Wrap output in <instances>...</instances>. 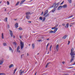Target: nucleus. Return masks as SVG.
Returning <instances> with one entry per match:
<instances>
[{"instance_id": "nucleus-11", "label": "nucleus", "mask_w": 75, "mask_h": 75, "mask_svg": "<svg viewBox=\"0 0 75 75\" xmlns=\"http://www.w3.org/2000/svg\"><path fill=\"white\" fill-rule=\"evenodd\" d=\"M9 50L10 51H11L12 52H13V49H12V48L11 47H9Z\"/></svg>"}, {"instance_id": "nucleus-10", "label": "nucleus", "mask_w": 75, "mask_h": 75, "mask_svg": "<svg viewBox=\"0 0 75 75\" xmlns=\"http://www.w3.org/2000/svg\"><path fill=\"white\" fill-rule=\"evenodd\" d=\"M13 45H14L15 47H17V42H13Z\"/></svg>"}, {"instance_id": "nucleus-60", "label": "nucleus", "mask_w": 75, "mask_h": 75, "mask_svg": "<svg viewBox=\"0 0 75 75\" xmlns=\"http://www.w3.org/2000/svg\"><path fill=\"white\" fill-rule=\"evenodd\" d=\"M39 53H38L37 54V55H39Z\"/></svg>"}, {"instance_id": "nucleus-63", "label": "nucleus", "mask_w": 75, "mask_h": 75, "mask_svg": "<svg viewBox=\"0 0 75 75\" xmlns=\"http://www.w3.org/2000/svg\"><path fill=\"white\" fill-rule=\"evenodd\" d=\"M6 9H5V11H6Z\"/></svg>"}, {"instance_id": "nucleus-44", "label": "nucleus", "mask_w": 75, "mask_h": 75, "mask_svg": "<svg viewBox=\"0 0 75 75\" xmlns=\"http://www.w3.org/2000/svg\"><path fill=\"white\" fill-rule=\"evenodd\" d=\"M62 25H63V26H65V24H62Z\"/></svg>"}, {"instance_id": "nucleus-48", "label": "nucleus", "mask_w": 75, "mask_h": 75, "mask_svg": "<svg viewBox=\"0 0 75 75\" xmlns=\"http://www.w3.org/2000/svg\"><path fill=\"white\" fill-rule=\"evenodd\" d=\"M44 14V12H43V11H42V14Z\"/></svg>"}, {"instance_id": "nucleus-49", "label": "nucleus", "mask_w": 75, "mask_h": 75, "mask_svg": "<svg viewBox=\"0 0 75 75\" xmlns=\"http://www.w3.org/2000/svg\"><path fill=\"white\" fill-rule=\"evenodd\" d=\"M14 20L15 21H16L17 20V19H14Z\"/></svg>"}, {"instance_id": "nucleus-47", "label": "nucleus", "mask_w": 75, "mask_h": 75, "mask_svg": "<svg viewBox=\"0 0 75 75\" xmlns=\"http://www.w3.org/2000/svg\"><path fill=\"white\" fill-rule=\"evenodd\" d=\"M27 56H29V54H28V53H27Z\"/></svg>"}, {"instance_id": "nucleus-19", "label": "nucleus", "mask_w": 75, "mask_h": 75, "mask_svg": "<svg viewBox=\"0 0 75 75\" xmlns=\"http://www.w3.org/2000/svg\"><path fill=\"white\" fill-rule=\"evenodd\" d=\"M69 27V23H67V24H66V26H65V27L66 28H68Z\"/></svg>"}, {"instance_id": "nucleus-56", "label": "nucleus", "mask_w": 75, "mask_h": 75, "mask_svg": "<svg viewBox=\"0 0 75 75\" xmlns=\"http://www.w3.org/2000/svg\"><path fill=\"white\" fill-rule=\"evenodd\" d=\"M50 52H49V51L48 52L47 54H49Z\"/></svg>"}, {"instance_id": "nucleus-7", "label": "nucleus", "mask_w": 75, "mask_h": 75, "mask_svg": "<svg viewBox=\"0 0 75 75\" xmlns=\"http://www.w3.org/2000/svg\"><path fill=\"white\" fill-rule=\"evenodd\" d=\"M62 8V6H60L58 7L57 10H61Z\"/></svg>"}, {"instance_id": "nucleus-33", "label": "nucleus", "mask_w": 75, "mask_h": 75, "mask_svg": "<svg viewBox=\"0 0 75 75\" xmlns=\"http://www.w3.org/2000/svg\"><path fill=\"white\" fill-rule=\"evenodd\" d=\"M39 19L40 20H42V17H40L39 18Z\"/></svg>"}, {"instance_id": "nucleus-43", "label": "nucleus", "mask_w": 75, "mask_h": 75, "mask_svg": "<svg viewBox=\"0 0 75 75\" xmlns=\"http://www.w3.org/2000/svg\"><path fill=\"white\" fill-rule=\"evenodd\" d=\"M68 45H69V44H70V41H68Z\"/></svg>"}, {"instance_id": "nucleus-25", "label": "nucleus", "mask_w": 75, "mask_h": 75, "mask_svg": "<svg viewBox=\"0 0 75 75\" xmlns=\"http://www.w3.org/2000/svg\"><path fill=\"white\" fill-rule=\"evenodd\" d=\"M0 75H6V74L4 73H0Z\"/></svg>"}, {"instance_id": "nucleus-12", "label": "nucleus", "mask_w": 75, "mask_h": 75, "mask_svg": "<svg viewBox=\"0 0 75 75\" xmlns=\"http://www.w3.org/2000/svg\"><path fill=\"white\" fill-rule=\"evenodd\" d=\"M13 67H14V65H13V64H12L9 65V68H11Z\"/></svg>"}, {"instance_id": "nucleus-20", "label": "nucleus", "mask_w": 75, "mask_h": 75, "mask_svg": "<svg viewBox=\"0 0 75 75\" xmlns=\"http://www.w3.org/2000/svg\"><path fill=\"white\" fill-rule=\"evenodd\" d=\"M19 50H20V47L19 46H18L17 47L16 51L17 52H18V51H19Z\"/></svg>"}, {"instance_id": "nucleus-62", "label": "nucleus", "mask_w": 75, "mask_h": 75, "mask_svg": "<svg viewBox=\"0 0 75 75\" xmlns=\"http://www.w3.org/2000/svg\"><path fill=\"white\" fill-rule=\"evenodd\" d=\"M63 4L62 3L60 4Z\"/></svg>"}, {"instance_id": "nucleus-29", "label": "nucleus", "mask_w": 75, "mask_h": 75, "mask_svg": "<svg viewBox=\"0 0 75 75\" xmlns=\"http://www.w3.org/2000/svg\"><path fill=\"white\" fill-rule=\"evenodd\" d=\"M3 45L4 46H7V44L6 43H3Z\"/></svg>"}, {"instance_id": "nucleus-3", "label": "nucleus", "mask_w": 75, "mask_h": 75, "mask_svg": "<svg viewBox=\"0 0 75 75\" xmlns=\"http://www.w3.org/2000/svg\"><path fill=\"white\" fill-rule=\"evenodd\" d=\"M20 45H21V50H23V48H24V43L23 42L21 41H20Z\"/></svg>"}, {"instance_id": "nucleus-51", "label": "nucleus", "mask_w": 75, "mask_h": 75, "mask_svg": "<svg viewBox=\"0 0 75 75\" xmlns=\"http://www.w3.org/2000/svg\"><path fill=\"white\" fill-rule=\"evenodd\" d=\"M28 23H31V21H28Z\"/></svg>"}, {"instance_id": "nucleus-59", "label": "nucleus", "mask_w": 75, "mask_h": 75, "mask_svg": "<svg viewBox=\"0 0 75 75\" xmlns=\"http://www.w3.org/2000/svg\"><path fill=\"white\" fill-rule=\"evenodd\" d=\"M70 27H72V25H70Z\"/></svg>"}, {"instance_id": "nucleus-8", "label": "nucleus", "mask_w": 75, "mask_h": 75, "mask_svg": "<svg viewBox=\"0 0 75 75\" xmlns=\"http://www.w3.org/2000/svg\"><path fill=\"white\" fill-rule=\"evenodd\" d=\"M56 50L57 51H58L59 50V45L58 44L56 46Z\"/></svg>"}, {"instance_id": "nucleus-5", "label": "nucleus", "mask_w": 75, "mask_h": 75, "mask_svg": "<svg viewBox=\"0 0 75 75\" xmlns=\"http://www.w3.org/2000/svg\"><path fill=\"white\" fill-rule=\"evenodd\" d=\"M10 33L11 35V37H13V32H12V31L11 30H9Z\"/></svg>"}, {"instance_id": "nucleus-14", "label": "nucleus", "mask_w": 75, "mask_h": 75, "mask_svg": "<svg viewBox=\"0 0 75 75\" xmlns=\"http://www.w3.org/2000/svg\"><path fill=\"white\" fill-rule=\"evenodd\" d=\"M57 30L58 28H56L55 29L54 31V34L55 33H56V32H57Z\"/></svg>"}, {"instance_id": "nucleus-35", "label": "nucleus", "mask_w": 75, "mask_h": 75, "mask_svg": "<svg viewBox=\"0 0 75 75\" xmlns=\"http://www.w3.org/2000/svg\"><path fill=\"white\" fill-rule=\"evenodd\" d=\"M45 17H44L42 21H45Z\"/></svg>"}, {"instance_id": "nucleus-41", "label": "nucleus", "mask_w": 75, "mask_h": 75, "mask_svg": "<svg viewBox=\"0 0 75 75\" xmlns=\"http://www.w3.org/2000/svg\"><path fill=\"white\" fill-rule=\"evenodd\" d=\"M24 54H22V55H21V58H23V56H24Z\"/></svg>"}, {"instance_id": "nucleus-9", "label": "nucleus", "mask_w": 75, "mask_h": 75, "mask_svg": "<svg viewBox=\"0 0 75 75\" xmlns=\"http://www.w3.org/2000/svg\"><path fill=\"white\" fill-rule=\"evenodd\" d=\"M18 23H16L15 24V28H18Z\"/></svg>"}, {"instance_id": "nucleus-39", "label": "nucleus", "mask_w": 75, "mask_h": 75, "mask_svg": "<svg viewBox=\"0 0 75 75\" xmlns=\"http://www.w3.org/2000/svg\"><path fill=\"white\" fill-rule=\"evenodd\" d=\"M74 67H70L69 68V69H71V68H74Z\"/></svg>"}, {"instance_id": "nucleus-16", "label": "nucleus", "mask_w": 75, "mask_h": 75, "mask_svg": "<svg viewBox=\"0 0 75 75\" xmlns=\"http://www.w3.org/2000/svg\"><path fill=\"white\" fill-rule=\"evenodd\" d=\"M26 0H22V1H21V3H20V4H22L23 3H24L25 1Z\"/></svg>"}, {"instance_id": "nucleus-46", "label": "nucleus", "mask_w": 75, "mask_h": 75, "mask_svg": "<svg viewBox=\"0 0 75 75\" xmlns=\"http://www.w3.org/2000/svg\"><path fill=\"white\" fill-rule=\"evenodd\" d=\"M62 64H65V62H62Z\"/></svg>"}, {"instance_id": "nucleus-27", "label": "nucleus", "mask_w": 75, "mask_h": 75, "mask_svg": "<svg viewBox=\"0 0 75 75\" xmlns=\"http://www.w3.org/2000/svg\"><path fill=\"white\" fill-rule=\"evenodd\" d=\"M16 71H17V68L15 69L14 71L13 74H15V72H16Z\"/></svg>"}, {"instance_id": "nucleus-37", "label": "nucleus", "mask_w": 75, "mask_h": 75, "mask_svg": "<svg viewBox=\"0 0 75 75\" xmlns=\"http://www.w3.org/2000/svg\"><path fill=\"white\" fill-rule=\"evenodd\" d=\"M68 1L70 3H71V2H72V1H71V0H68Z\"/></svg>"}, {"instance_id": "nucleus-52", "label": "nucleus", "mask_w": 75, "mask_h": 75, "mask_svg": "<svg viewBox=\"0 0 75 75\" xmlns=\"http://www.w3.org/2000/svg\"><path fill=\"white\" fill-rule=\"evenodd\" d=\"M75 65V62H74V64H73V65Z\"/></svg>"}, {"instance_id": "nucleus-36", "label": "nucleus", "mask_w": 75, "mask_h": 75, "mask_svg": "<svg viewBox=\"0 0 75 75\" xmlns=\"http://www.w3.org/2000/svg\"><path fill=\"white\" fill-rule=\"evenodd\" d=\"M73 17V15H71V16H70L69 17V18H71V17Z\"/></svg>"}, {"instance_id": "nucleus-15", "label": "nucleus", "mask_w": 75, "mask_h": 75, "mask_svg": "<svg viewBox=\"0 0 75 75\" xmlns=\"http://www.w3.org/2000/svg\"><path fill=\"white\" fill-rule=\"evenodd\" d=\"M26 17L27 19H29L30 18V16L28 15H27L26 16Z\"/></svg>"}, {"instance_id": "nucleus-23", "label": "nucleus", "mask_w": 75, "mask_h": 75, "mask_svg": "<svg viewBox=\"0 0 75 75\" xmlns=\"http://www.w3.org/2000/svg\"><path fill=\"white\" fill-rule=\"evenodd\" d=\"M55 10H56V8H54V9H52V12H53V13H54V12L55 11Z\"/></svg>"}, {"instance_id": "nucleus-38", "label": "nucleus", "mask_w": 75, "mask_h": 75, "mask_svg": "<svg viewBox=\"0 0 75 75\" xmlns=\"http://www.w3.org/2000/svg\"><path fill=\"white\" fill-rule=\"evenodd\" d=\"M19 30H22V28L21 27H20L18 29Z\"/></svg>"}, {"instance_id": "nucleus-28", "label": "nucleus", "mask_w": 75, "mask_h": 75, "mask_svg": "<svg viewBox=\"0 0 75 75\" xmlns=\"http://www.w3.org/2000/svg\"><path fill=\"white\" fill-rule=\"evenodd\" d=\"M52 45H51L50 47V51H51V48H52Z\"/></svg>"}, {"instance_id": "nucleus-17", "label": "nucleus", "mask_w": 75, "mask_h": 75, "mask_svg": "<svg viewBox=\"0 0 75 75\" xmlns=\"http://www.w3.org/2000/svg\"><path fill=\"white\" fill-rule=\"evenodd\" d=\"M32 47L33 49H34L35 48V45L34 44V43L32 44Z\"/></svg>"}, {"instance_id": "nucleus-58", "label": "nucleus", "mask_w": 75, "mask_h": 75, "mask_svg": "<svg viewBox=\"0 0 75 75\" xmlns=\"http://www.w3.org/2000/svg\"><path fill=\"white\" fill-rule=\"evenodd\" d=\"M36 74H37V72H36V73H35V75H36Z\"/></svg>"}, {"instance_id": "nucleus-61", "label": "nucleus", "mask_w": 75, "mask_h": 75, "mask_svg": "<svg viewBox=\"0 0 75 75\" xmlns=\"http://www.w3.org/2000/svg\"><path fill=\"white\" fill-rule=\"evenodd\" d=\"M48 48V47H46V50H47V48Z\"/></svg>"}, {"instance_id": "nucleus-50", "label": "nucleus", "mask_w": 75, "mask_h": 75, "mask_svg": "<svg viewBox=\"0 0 75 75\" xmlns=\"http://www.w3.org/2000/svg\"><path fill=\"white\" fill-rule=\"evenodd\" d=\"M18 52L19 53H20V50L19 51V50H18Z\"/></svg>"}, {"instance_id": "nucleus-24", "label": "nucleus", "mask_w": 75, "mask_h": 75, "mask_svg": "<svg viewBox=\"0 0 75 75\" xmlns=\"http://www.w3.org/2000/svg\"><path fill=\"white\" fill-rule=\"evenodd\" d=\"M67 35H65L62 38L63 39H66V38H67Z\"/></svg>"}, {"instance_id": "nucleus-55", "label": "nucleus", "mask_w": 75, "mask_h": 75, "mask_svg": "<svg viewBox=\"0 0 75 75\" xmlns=\"http://www.w3.org/2000/svg\"><path fill=\"white\" fill-rule=\"evenodd\" d=\"M15 36H13V38H15Z\"/></svg>"}, {"instance_id": "nucleus-54", "label": "nucleus", "mask_w": 75, "mask_h": 75, "mask_svg": "<svg viewBox=\"0 0 75 75\" xmlns=\"http://www.w3.org/2000/svg\"><path fill=\"white\" fill-rule=\"evenodd\" d=\"M50 40L49 39H46V40Z\"/></svg>"}, {"instance_id": "nucleus-34", "label": "nucleus", "mask_w": 75, "mask_h": 75, "mask_svg": "<svg viewBox=\"0 0 75 75\" xmlns=\"http://www.w3.org/2000/svg\"><path fill=\"white\" fill-rule=\"evenodd\" d=\"M50 33H54V31L51 30V31L50 32Z\"/></svg>"}, {"instance_id": "nucleus-31", "label": "nucleus", "mask_w": 75, "mask_h": 75, "mask_svg": "<svg viewBox=\"0 0 75 75\" xmlns=\"http://www.w3.org/2000/svg\"><path fill=\"white\" fill-rule=\"evenodd\" d=\"M4 21H6V22H7V18H6L4 19Z\"/></svg>"}, {"instance_id": "nucleus-26", "label": "nucleus", "mask_w": 75, "mask_h": 75, "mask_svg": "<svg viewBox=\"0 0 75 75\" xmlns=\"http://www.w3.org/2000/svg\"><path fill=\"white\" fill-rule=\"evenodd\" d=\"M50 64V62H49L47 64L46 66V68H47V67H48V65H49V64Z\"/></svg>"}, {"instance_id": "nucleus-42", "label": "nucleus", "mask_w": 75, "mask_h": 75, "mask_svg": "<svg viewBox=\"0 0 75 75\" xmlns=\"http://www.w3.org/2000/svg\"><path fill=\"white\" fill-rule=\"evenodd\" d=\"M7 3L8 5H9L10 4V3H9V2H8V1H7Z\"/></svg>"}, {"instance_id": "nucleus-53", "label": "nucleus", "mask_w": 75, "mask_h": 75, "mask_svg": "<svg viewBox=\"0 0 75 75\" xmlns=\"http://www.w3.org/2000/svg\"><path fill=\"white\" fill-rule=\"evenodd\" d=\"M71 24L72 25H73V24H74V23H71Z\"/></svg>"}, {"instance_id": "nucleus-32", "label": "nucleus", "mask_w": 75, "mask_h": 75, "mask_svg": "<svg viewBox=\"0 0 75 75\" xmlns=\"http://www.w3.org/2000/svg\"><path fill=\"white\" fill-rule=\"evenodd\" d=\"M19 3H20V2L18 1L17 3L16 4V6H17V5H18V4H19Z\"/></svg>"}, {"instance_id": "nucleus-30", "label": "nucleus", "mask_w": 75, "mask_h": 75, "mask_svg": "<svg viewBox=\"0 0 75 75\" xmlns=\"http://www.w3.org/2000/svg\"><path fill=\"white\" fill-rule=\"evenodd\" d=\"M57 27H58V26H56L55 27H53L52 28V30H54Z\"/></svg>"}, {"instance_id": "nucleus-57", "label": "nucleus", "mask_w": 75, "mask_h": 75, "mask_svg": "<svg viewBox=\"0 0 75 75\" xmlns=\"http://www.w3.org/2000/svg\"><path fill=\"white\" fill-rule=\"evenodd\" d=\"M20 38H21V36H20Z\"/></svg>"}, {"instance_id": "nucleus-18", "label": "nucleus", "mask_w": 75, "mask_h": 75, "mask_svg": "<svg viewBox=\"0 0 75 75\" xmlns=\"http://www.w3.org/2000/svg\"><path fill=\"white\" fill-rule=\"evenodd\" d=\"M62 7L63 8H67V4L64 5Z\"/></svg>"}, {"instance_id": "nucleus-6", "label": "nucleus", "mask_w": 75, "mask_h": 75, "mask_svg": "<svg viewBox=\"0 0 75 75\" xmlns=\"http://www.w3.org/2000/svg\"><path fill=\"white\" fill-rule=\"evenodd\" d=\"M23 73H24V71H22V70L21 69L19 72V74H20V75H22V74Z\"/></svg>"}, {"instance_id": "nucleus-13", "label": "nucleus", "mask_w": 75, "mask_h": 75, "mask_svg": "<svg viewBox=\"0 0 75 75\" xmlns=\"http://www.w3.org/2000/svg\"><path fill=\"white\" fill-rule=\"evenodd\" d=\"M34 13L33 12H32V13H30V12H27L26 13V15H27L28 14H33Z\"/></svg>"}, {"instance_id": "nucleus-21", "label": "nucleus", "mask_w": 75, "mask_h": 75, "mask_svg": "<svg viewBox=\"0 0 75 75\" xmlns=\"http://www.w3.org/2000/svg\"><path fill=\"white\" fill-rule=\"evenodd\" d=\"M1 37L2 39H4V34L3 33H2L1 34Z\"/></svg>"}, {"instance_id": "nucleus-40", "label": "nucleus", "mask_w": 75, "mask_h": 75, "mask_svg": "<svg viewBox=\"0 0 75 75\" xmlns=\"http://www.w3.org/2000/svg\"><path fill=\"white\" fill-rule=\"evenodd\" d=\"M37 41H39V42H40V41H42V40H38Z\"/></svg>"}, {"instance_id": "nucleus-64", "label": "nucleus", "mask_w": 75, "mask_h": 75, "mask_svg": "<svg viewBox=\"0 0 75 75\" xmlns=\"http://www.w3.org/2000/svg\"><path fill=\"white\" fill-rule=\"evenodd\" d=\"M66 75H68V74H66Z\"/></svg>"}, {"instance_id": "nucleus-1", "label": "nucleus", "mask_w": 75, "mask_h": 75, "mask_svg": "<svg viewBox=\"0 0 75 75\" xmlns=\"http://www.w3.org/2000/svg\"><path fill=\"white\" fill-rule=\"evenodd\" d=\"M70 54L71 56V58L70 60V62H72L74 59V55H75V51L74 52V48L73 47L71 49Z\"/></svg>"}, {"instance_id": "nucleus-4", "label": "nucleus", "mask_w": 75, "mask_h": 75, "mask_svg": "<svg viewBox=\"0 0 75 75\" xmlns=\"http://www.w3.org/2000/svg\"><path fill=\"white\" fill-rule=\"evenodd\" d=\"M48 13V10H46L44 13V14L43 15L44 16H45V17H48V16H49V14L47 13V15L46 16V15L47 14V13Z\"/></svg>"}, {"instance_id": "nucleus-45", "label": "nucleus", "mask_w": 75, "mask_h": 75, "mask_svg": "<svg viewBox=\"0 0 75 75\" xmlns=\"http://www.w3.org/2000/svg\"><path fill=\"white\" fill-rule=\"evenodd\" d=\"M49 45V43H48L46 47H48V46Z\"/></svg>"}, {"instance_id": "nucleus-2", "label": "nucleus", "mask_w": 75, "mask_h": 75, "mask_svg": "<svg viewBox=\"0 0 75 75\" xmlns=\"http://www.w3.org/2000/svg\"><path fill=\"white\" fill-rule=\"evenodd\" d=\"M60 3L59 2H58L57 4V3L55 2L53 4L52 6H50V8H52L53 7H54V8H57L58 7V5Z\"/></svg>"}, {"instance_id": "nucleus-22", "label": "nucleus", "mask_w": 75, "mask_h": 75, "mask_svg": "<svg viewBox=\"0 0 75 75\" xmlns=\"http://www.w3.org/2000/svg\"><path fill=\"white\" fill-rule=\"evenodd\" d=\"M3 63V60H0V65H2Z\"/></svg>"}]
</instances>
